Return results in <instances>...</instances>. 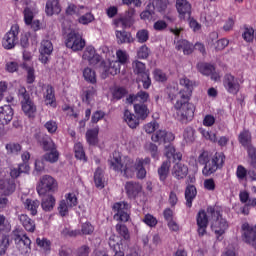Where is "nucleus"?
I'll return each instance as SVG.
<instances>
[{"label":"nucleus","instance_id":"f257e3e1","mask_svg":"<svg viewBox=\"0 0 256 256\" xmlns=\"http://www.w3.org/2000/svg\"><path fill=\"white\" fill-rule=\"evenodd\" d=\"M181 89L176 87H168L167 93L168 98L171 103H174V109L180 118L182 123H189V121H193L195 117V105L189 101H191V96L193 95V81L189 80V78L184 77L179 81Z\"/></svg>","mask_w":256,"mask_h":256},{"label":"nucleus","instance_id":"f03ea898","mask_svg":"<svg viewBox=\"0 0 256 256\" xmlns=\"http://www.w3.org/2000/svg\"><path fill=\"white\" fill-rule=\"evenodd\" d=\"M108 165L112 171L121 173L125 179H133L135 171L137 179L143 180L147 177V170L141 162L137 164L129 156L123 158L119 152H113L112 157L108 160Z\"/></svg>","mask_w":256,"mask_h":256},{"label":"nucleus","instance_id":"7ed1b4c3","mask_svg":"<svg viewBox=\"0 0 256 256\" xmlns=\"http://www.w3.org/2000/svg\"><path fill=\"white\" fill-rule=\"evenodd\" d=\"M198 163L199 165H204L202 175L204 177H211L219 169H223V165H225V154L223 152H216L211 157L209 151L204 150L198 156Z\"/></svg>","mask_w":256,"mask_h":256},{"label":"nucleus","instance_id":"20e7f679","mask_svg":"<svg viewBox=\"0 0 256 256\" xmlns=\"http://www.w3.org/2000/svg\"><path fill=\"white\" fill-rule=\"evenodd\" d=\"M206 211L210 219L211 229L215 235L218 238L225 235V231L229 228V223L223 218V208L217 205L208 206Z\"/></svg>","mask_w":256,"mask_h":256},{"label":"nucleus","instance_id":"39448f33","mask_svg":"<svg viewBox=\"0 0 256 256\" xmlns=\"http://www.w3.org/2000/svg\"><path fill=\"white\" fill-rule=\"evenodd\" d=\"M132 69L134 75H136V81L142 83L143 89H149L151 87V74L147 70V65L139 60H135L132 62Z\"/></svg>","mask_w":256,"mask_h":256},{"label":"nucleus","instance_id":"423d86ee","mask_svg":"<svg viewBox=\"0 0 256 256\" xmlns=\"http://www.w3.org/2000/svg\"><path fill=\"white\" fill-rule=\"evenodd\" d=\"M13 241L15 243L16 248L20 253L27 255V253H31V238L27 236L26 233H23L21 229L16 228L12 231Z\"/></svg>","mask_w":256,"mask_h":256},{"label":"nucleus","instance_id":"0eeeda50","mask_svg":"<svg viewBox=\"0 0 256 256\" xmlns=\"http://www.w3.org/2000/svg\"><path fill=\"white\" fill-rule=\"evenodd\" d=\"M86 42L83 39V34L79 33L77 30H71L65 39V46L67 49H72L73 51H83L85 49Z\"/></svg>","mask_w":256,"mask_h":256},{"label":"nucleus","instance_id":"6e6552de","mask_svg":"<svg viewBox=\"0 0 256 256\" xmlns=\"http://www.w3.org/2000/svg\"><path fill=\"white\" fill-rule=\"evenodd\" d=\"M38 195L45 196L47 193H55L57 191V180L51 175H44L36 187Z\"/></svg>","mask_w":256,"mask_h":256},{"label":"nucleus","instance_id":"1a4fd4ad","mask_svg":"<svg viewBox=\"0 0 256 256\" xmlns=\"http://www.w3.org/2000/svg\"><path fill=\"white\" fill-rule=\"evenodd\" d=\"M21 33V28L19 24H13L10 30L4 35L2 39V46L4 49L11 50L15 49V45L19 43V34Z\"/></svg>","mask_w":256,"mask_h":256},{"label":"nucleus","instance_id":"9d476101","mask_svg":"<svg viewBox=\"0 0 256 256\" xmlns=\"http://www.w3.org/2000/svg\"><path fill=\"white\" fill-rule=\"evenodd\" d=\"M124 191L130 201H139L143 196V185L138 181H127L124 185Z\"/></svg>","mask_w":256,"mask_h":256},{"label":"nucleus","instance_id":"9b49d317","mask_svg":"<svg viewBox=\"0 0 256 256\" xmlns=\"http://www.w3.org/2000/svg\"><path fill=\"white\" fill-rule=\"evenodd\" d=\"M223 87L226 89L227 93H230V95H237V93L241 91V83H239V78L235 77L231 73L224 75Z\"/></svg>","mask_w":256,"mask_h":256},{"label":"nucleus","instance_id":"f8f14e48","mask_svg":"<svg viewBox=\"0 0 256 256\" xmlns=\"http://www.w3.org/2000/svg\"><path fill=\"white\" fill-rule=\"evenodd\" d=\"M238 141L244 149H247L248 157L251 159L254 155H256V148L251 144V132L248 130H243L240 132L238 136Z\"/></svg>","mask_w":256,"mask_h":256},{"label":"nucleus","instance_id":"ddd939ff","mask_svg":"<svg viewBox=\"0 0 256 256\" xmlns=\"http://www.w3.org/2000/svg\"><path fill=\"white\" fill-rule=\"evenodd\" d=\"M151 139L154 143H159L160 145H167V143H173L175 141V134L167 130H157L152 136Z\"/></svg>","mask_w":256,"mask_h":256},{"label":"nucleus","instance_id":"4468645a","mask_svg":"<svg viewBox=\"0 0 256 256\" xmlns=\"http://www.w3.org/2000/svg\"><path fill=\"white\" fill-rule=\"evenodd\" d=\"M39 61L46 65L49 63V57L53 53V42L50 40H42L39 48Z\"/></svg>","mask_w":256,"mask_h":256},{"label":"nucleus","instance_id":"2eb2a0df","mask_svg":"<svg viewBox=\"0 0 256 256\" xmlns=\"http://www.w3.org/2000/svg\"><path fill=\"white\" fill-rule=\"evenodd\" d=\"M133 17H135V9L128 10L124 17L114 19V25L116 27L121 25L123 29H129L133 27V24L135 23V18Z\"/></svg>","mask_w":256,"mask_h":256},{"label":"nucleus","instance_id":"dca6fc26","mask_svg":"<svg viewBox=\"0 0 256 256\" xmlns=\"http://www.w3.org/2000/svg\"><path fill=\"white\" fill-rule=\"evenodd\" d=\"M197 69L202 75H206V77L211 76L212 81H219V79H221L219 73L215 71L213 64L201 62L197 64Z\"/></svg>","mask_w":256,"mask_h":256},{"label":"nucleus","instance_id":"f3484780","mask_svg":"<svg viewBox=\"0 0 256 256\" xmlns=\"http://www.w3.org/2000/svg\"><path fill=\"white\" fill-rule=\"evenodd\" d=\"M176 10L179 19H191L192 6L187 0H176Z\"/></svg>","mask_w":256,"mask_h":256},{"label":"nucleus","instance_id":"a211bd4d","mask_svg":"<svg viewBox=\"0 0 256 256\" xmlns=\"http://www.w3.org/2000/svg\"><path fill=\"white\" fill-rule=\"evenodd\" d=\"M101 67H103L101 77L102 79H107L109 75H117V73H120L121 71V65L119 62L112 61L109 63V65H105V61L101 62Z\"/></svg>","mask_w":256,"mask_h":256},{"label":"nucleus","instance_id":"6ab92c4d","mask_svg":"<svg viewBox=\"0 0 256 256\" xmlns=\"http://www.w3.org/2000/svg\"><path fill=\"white\" fill-rule=\"evenodd\" d=\"M197 226H198V235L203 237L207 233V226L209 225V216L205 210H200L197 214Z\"/></svg>","mask_w":256,"mask_h":256},{"label":"nucleus","instance_id":"aec40b11","mask_svg":"<svg viewBox=\"0 0 256 256\" xmlns=\"http://www.w3.org/2000/svg\"><path fill=\"white\" fill-rule=\"evenodd\" d=\"M9 231H11V228H9L8 231L0 228V255H5L7 253V249H9L13 243V239L11 238Z\"/></svg>","mask_w":256,"mask_h":256},{"label":"nucleus","instance_id":"412c9836","mask_svg":"<svg viewBox=\"0 0 256 256\" xmlns=\"http://www.w3.org/2000/svg\"><path fill=\"white\" fill-rule=\"evenodd\" d=\"M44 103L47 107H57V98L55 97V88L48 84L45 86V92L43 94Z\"/></svg>","mask_w":256,"mask_h":256},{"label":"nucleus","instance_id":"4be33fe9","mask_svg":"<svg viewBox=\"0 0 256 256\" xmlns=\"http://www.w3.org/2000/svg\"><path fill=\"white\" fill-rule=\"evenodd\" d=\"M13 107L11 105L0 106V125H9L13 121Z\"/></svg>","mask_w":256,"mask_h":256},{"label":"nucleus","instance_id":"5701e85b","mask_svg":"<svg viewBox=\"0 0 256 256\" xmlns=\"http://www.w3.org/2000/svg\"><path fill=\"white\" fill-rule=\"evenodd\" d=\"M172 175L173 177H175V179H177L178 181H181V179H185V177L189 175V167H187V165L181 162L176 163L173 166Z\"/></svg>","mask_w":256,"mask_h":256},{"label":"nucleus","instance_id":"b1692460","mask_svg":"<svg viewBox=\"0 0 256 256\" xmlns=\"http://www.w3.org/2000/svg\"><path fill=\"white\" fill-rule=\"evenodd\" d=\"M21 107L24 115L28 117V119H35V115H37V105H35L33 100L21 102Z\"/></svg>","mask_w":256,"mask_h":256},{"label":"nucleus","instance_id":"393cba45","mask_svg":"<svg viewBox=\"0 0 256 256\" xmlns=\"http://www.w3.org/2000/svg\"><path fill=\"white\" fill-rule=\"evenodd\" d=\"M45 13L48 17L59 15V13H61V4H59V0H47Z\"/></svg>","mask_w":256,"mask_h":256},{"label":"nucleus","instance_id":"a878e982","mask_svg":"<svg viewBox=\"0 0 256 256\" xmlns=\"http://www.w3.org/2000/svg\"><path fill=\"white\" fill-rule=\"evenodd\" d=\"M170 171H171V160H166L162 162V164L160 165V167H158V170H157L160 183H165L167 181V177H169Z\"/></svg>","mask_w":256,"mask_h":256},{"label":"nucleus","instance_id":"bb28decb","mask_svg":"<svg viewBox=\"0 0 256 256\" xmlns=\"http://www.w3.org/2000/svg\"><path fill=\"white\" fill-rule=\"evenodd\" d=\"M18 220L24 227L25 231H28V233H35L36 224L35 220L31 219L29 215L27 214H20L18 216Z\"/></svg>","mask_w":256,"mask_h":256},{"label":"nucleus","instance_id":"cd10ccee","mask_svg":"<svg viewBox=\"0 0 256 256\" xmlns=\"http://www.w3.org/2000/svg\"><path fill=\"white\" fill-rule=\"evenodd\" d=\"M184 195L186 199V207L191 209L193 207V201H195V197H197V187L193 184L187 185Z\"/></svg>","mask_w":256,"mask_h":256},{"label":"nucleus","instance_id":"c85d7f7f","mask_svg":"<svg viewBox=\"0 0 256 256\" xmlns=\"http://www.w3.org/2000/svg\"><path fill=\"white\" fill-rule=\"evenodd\" d=\"M15 188H16L15 181L11 179L0 180V191H2L5 197H9V195H13V193H15Z\"/></svg>","mask_w":256,"mask_h":256},{"label":"nucleus","instance_id":"c756f323","mask_svg":"<svg viewBox=\"0 0 256 256\" xmlns=\"http://www.w3.org/2000/svg\"><path fill=\"white\" fill-rule=\"evenodd\" d=\"M115 34L118 45H125L126 43L130 44L135 41V38H133L131 32L125 30H116Z\"/></svg>","mask_w":256,"mask_h":256},{"label":"nucleus","instance_id":"7c9ffc66","mask_svg":"<svg viewBox=\"0 0 256 256\" xmlns=\"http://www.w3.org/2000/svg\"><path fill=\"white\" fill-rule=\"evenodd\" d=\"M41 206V202L39 200H33L31 198H27L24 202V207L30 212L32 217H35L38 213V209Z\"/></svg>","mask_w":256,"mask_h":256},{"label":"nucleus","instance_id":"2f4dec72","mask_svg":"<svg viewBox=\"0 0 256 256\" xmlns=\"http://www.w3.org/2000/svg\"><path fill=\"white\" fill-rule=\"evenodd\" d=\"M56 199L53 195L44 196L41 200V207L43 211L49 213L55 209Z\"/></svg>","mask_w":256,"mask_h":256},{"label":"nucleus","instance_id":"473e14b6","mask_svg":"<svg viewBox=\"0 0 256 256\" xmlns=\"http://www.w3.org/2000/svg\"><path fill=\"white\" fill-rule=\"evenodd\" d=\"M97 90L93 86H88L83 89L81 94V99L83 103L86 105H91V101H93V97H95Z\"/></svg>","mask_w":256,"mask_h":256},{"label":"nucleus","instance_id":"72a5a7b5","mask_svg":"<svg viewBox=\"0 0 256 256\" xmlns=\"http://www.w3.org/2000/svg\"><path fill=\"white\" fill-rule=\"evenodd\" d=\"M139 117L131 113L129 110L124 111V121L127 123L130 129H137L139 127Z\"/></svg>","mask_w":256,"mask_h":256},{"label":"nucleus","instance_id":"f704fd0d","mask_svg":"<svg viewBox=\"0 0 256 256\" xmlns=\"http://www.w3.org/2000/svg\"><path fill=\"white\" fill-rule=\"evenodd\" d=\"M94 183L97 189H105V172L101 167L94 172Z\"/></svg>","mask_w":256,"mask_h":256},{"label":"nucleus","instance_id":"c9c22d12","mask_svg":"<svg viewBox=\"0 0 256 256\" xmlns=\"http://www.w3.org/2000/svg\"><path fill=\"white\" fill-rule=\"evenodd\" d=\"M193 48V44L185 39L178 40L176 43L177 51H183L184 55H191Z\"/></svg>","mask_w":256,"mask_h":256},{"label":"nucleus","instance_id":"e433bc0d","mask_svg":"<svg viewBox=\"0 0 256 256\" xmlns=\"http://www.w3.org/2000/svg\"><path fill=\"white\" fill-rule=\"evenodd\" d=\"M86 141L89 145H97L99 143V127L87 130Z\"/></svg>","mask_w":256,"mask_h":256},{"label":"nucleus","instance_id":"4c0bfd02","mask_svg":"<svg viewBox=\"0 0 256 256\" xmlns=\"http://www.w3.org/2000/svg\"><path fill=\"white\" fill-rule=\"evenodd\" d=\"M22 69H24V71H26V83L27 85H33V83H35V68L33 66H29V64H27V62H24L22 64Z\"/></svg>","mask_w":256,"mask_h":256},{"label":"nucleus","instance_id":"58836bf2","mask_svg":"<svg viewBox=\"0 0 256 256\" xmlns=\"http://www.w3.org/2000/svg\"><path fill=\"white\" fill-rule=\"evenodd\" d=\"M134 111L138 118L145 121L147 117H149V108L146 104H134Z\"/></svg>","mask_w":256,"mask_h":256},{"label":"nucleus","instance_id":"ea45409f","mask_svg":"<svg viewBox=\"0 0 256 256\" xmlns=\"http://www.w3.org/2000/svg\"><path fill=\"white\" fill-rule=\"evenodd\" d=\"M242 39L246 43H253V41L255 39V29H253V27H251V26L244 25V31L242 33Z\"/></svg>","mask_w":256,"mask_h":256},{"label":"nucleus","instance_id":"a19ab883","mask_svg":"<svg viewBox=\"0 0 256 256\" xmlns=\"http://www.w3.org/2000/svg\"><path fill=\"white\" fill-rule=\"evenodd\" d=\"M77 21L80 25H89L95 21V15H93L91 12L82 11V14L78 15Z\"/></svg>","mask_w":256,"mask_h":256},{"label":"nucleus","instance_id":"79ce46f5","mask_svg":"<svg viewBox=\"0 0 256 256\" xmlns=\"http://www.w3.org/2000/svg\"><path fill=\"white\" fill-rule=\"evenodd\" d=\"M83 77L85 81L91 83L92 85H95V83H97V74L95 73V70L89 67L83 70Z\"/></svg>","mask_w":256,"mask_h":256},{"label":"nucleus","instance_id":"37998d69","mask_svg":"<svg viewBox=\"0 0 256 256\" xmlns=\"http://www.w3.org/2000/svg\"><path fill=\"white\" fill-rule=\"evenodd\" d=\"M74 153L76 159L87 163V155H85V149L83 148V144H81V142H78L74 145Z\"/></svg>","mask_w":256,"mask_h":256},{"label":"nucleus","instance_id":"c03bdc74","mask_svg":"<svg viewBox=\"0 0 256 256\" xmlns=\"http://www.w3.org/2000/svg\"><path fill=\"white\" fill-rule=\"evenodd\" d=\"M36 245L44 251V253H51V240L46 237L36 238Z\"/></svg>","mask_w":256,"mask_h":256},{"label":"nucleus","instance_id":"a18cd8bd","mask_svg":"<svg viewBox=\"0 0 256 256\" xmlns=\"http://www.w3.org/2000/svg\"><path fill=\"white\" fill-rule=\"evenodd\" d=\"M5 149H6L8 155H19V153H21V149H23V147L19 143L10 142L5 145Z\"/></svg>","mask_w":256,"mask_h":256},{"label":"nucleus","instance_id":"49530a36","mask_svg":"<svg viewBox=\"0 0 256 256\" xmlns=\"http://www.w3.org/2000/svg\"><path fill=\"white\" fill-rule=\"evenodd\" d=\"M112 99L115 101H121L125 95H127V89L124 87H114L111 89Z\"/></svg>","mask_w":256,"mask_h":256},{"label":"nucleus","instance_id":"de8ad7c7","mask_svg":"<svg viewBox=\"0 0 256 256\" xmlns=\"http://www.w3.org/2000/svg\"><path fill=\"white\" fill-rule=\"evenodd\" d=\"M42 159L47 163H57L59 161V151L57 149L50 150L42 156Z\"/></svg>","mask_w":256,"mask_h":256},{"label":"nucleus","instance_id":"09e8293b","mask_svg":"<svg viewBox=\"0 0 256 256\" xmlns=\"http://www.w3.org/2000/svg\"><path fill=\"white\" fill-rule=\"evenodd\" d=\"M131 209V205L127 201L116 202L112 206L114 213H123Z\"/></svg>","mask_w":256,"mask_h":256},{"label":"nucleus","instance_id":"8fccbe9b","mask_svg":"<svg viewBox=\"0 0 256 256\" xmlns=\"http://www.w3.org/2000/svg\"><path fill=\"white\" fill-rule=\"evenodd\" d=\"M64 201H66L70 209L79 205V199L77 198V194H75L74 192H69L65 194Z\"/></svg>","mask_w":256,"mask_h":256},{"label":"nucleus","instance_id":"3c124183","mask_svg":"<svg viewBox=\"0 0 256 256\" xmlns=\"http://www.w3.org/2000/svg\"><path fill=\"white\" fill-rule=\"evenodd\" d=\"M153 7L158 13H165L169 7V0H154Z\"/></svg>","mask_w":256,"mask_h":256},{"label":"nucleus","instance_id":"603ef678","mask_svg":"<svg viewBox=\"0 0 256 256\" xmlns=\"http://www.w3.org/2000/svg\"><path fill=\"white\" fill-rule=\"evenodd\" d=\"M83 9H85V6H79L77 8V5L69 4L66 8V15H76L78 17L79 15H83Z\"/></svg>","mask_w":256,"mask_h":256},{"label":"nucleus","instance_id":"864d4df0","mask_svg":"<svg viewBox=\"0 0 256 256\" xmlns=\"http://www.w3.org/2000/svg\"><path fill=\"white\" fill-rule=\"evenodd\" d=\"M116 231L120 235V237L124 238L125 241H129V239H131V235L129 234V228H127L125 224H117Z\"/></svg>","mask_w":256,"mask_h":256},{"label":"nucleus","instance_id":"5fc2aeb1","mask_svg":"<svg viewBox=\"0 0 256 256\" xmlns=\"http://www.w3.org/2000/svg\"><path fill=\"white\" fill-rule=\"evenodd\" d=\"M24 15V23L25 25L29 26L33 23V19H35V13L33 12V8L26 7L23 10Z\"/></svg>","mask_w":256,"mask_h":256},{"label":"nucleus","instance_id":"6e6d98bb","mask_svg":"<svg viewBox=\"0 0 256 256\" xmlns=\"http://www.w3.org/2000/svg\"><path fill=\"white\" fill-rule=\"evenodd\" d=\"M116 59H117V63L119 65H127L128 61H129V54H127V51L125 50H117L116 51Z\"/></svg>","mask_w":256,"mask_h":256},{"label":"nucleus","instance_id":"4d7b16f0","mask_svg":"<svg viewBox=\"0 0 256 256\" xmlns=\"http://www.w3.org/2000/svg\"><path fill=\"white\" fill-rule=\"evenodd\" d=\"M249 170L243 165H238L236 168V177L239 181H247Z\"/></svg>","mask_w":256,"mask_h":256},{"label":"nucleus","instance_id":"13d9d810","mask_svg":"<svg viewBox=\"0 0 256 256\" xmlns=\"http://www.w3.org/2000/svg\"><path fill=\"white\" fill-rule=\"evenodd\" d=\"M44 128L48 131L49 135H55V133H57V129H59V125L55 120H48L44 124Z\"/></svg>","mask_w":256,"mask_h":256},{"label":"nucleus","instance_id":"bf43d9fd","mask_svg":"<svg viewBox=\"0 0 256 256\" xmlns=\"http://www.w3.org/2000/svg\"><path fill=\"white\" fill-rule=\"evenodd\" d=\"M41 145L44 151H54L57 149V145H55V142L51 138H44Z\"/></svg>","mask_w":256,"mask_h":256},{"label":"nucleus","instance_id":"052dcab7","mask_svg":"<svg viewBox=\"0 0 256 256\" xmlns=\"http://www.w3.org/2000/svg\"><path fill=\"white\" fill-rule=\"evenodd\" d=\"M69 208L71 207L69 206L67 201H65V199L61 200L58 206V212L60 217H67V215H69Z\"/></svg>","mask_w":256,"mask_h":256},{"label":"nucleus","instance_id":"680f3d73","mask_svg":"<svg viewBox=\"0 0 256 256\" xmlns=\"http://www.w3.org/2000/svg\"><path fill=\"white\" fill-rule=\"evenodd\" d=\"M17 95L19 99H22L21 103H26L27 101H31V95H29V92H27V88H25V86H20L18 88Z\"/></svg>","mask_w":256,"mask_h":256},{"label":"nucleus","instance_id":"e2e57ef3","mask_svg":"<svg viewBox=\"0 0 256 256\" xmlns=\"http://www.w3.org/2000/svg\"><path fill=\"white\" fill-rule=\"evenodd\" d=\"M17 95L19 99H22L21 103H26L27 101H31V95H29V92H27V88H25V86H20L18 88Z\"/></svg>","mask_w":256,"mask_h":256},{"label":"nucleus","instance_id":"0e129e2a","mask_svg":"<svg viewBox=\"0 0 256 256\" xmlns=\"http://www.w3.org/2000/svg\"><path fill=\"white\" fill-rule=\"evenodd\" d=\"M138 43H147L149 41V30L141 29L136 33Z\"/></svg>","mask_w":256,"mask_h":256},{"label":"nucleus","instance_id":"69168bd1","mask_svg":"<svg viewBox=\"0 0 256 256\" xmlns=\"http://www.w3.org/2000/svg\"><path fill=\"white\" fill-rule=\"evenodd\" d=\"M143 223H145V225H147L148 227H157V224L159 223V221L157 220V218L151 214H146L143 218Z\"/></svg>","mask_w":256,"mask_h":256},{"label":"nucleus","instance_id":"338daca9","mask_svg":"<svg viewBox=\"0 0 256 256\" xmlns=\"http://www.w3.org/2000/svg\"><path fill=\"white\" fill-rule=\"evenodd\" d=\"M153 77L158 83H165L167 81V74L161 69H155L153 71Z\"/></svg>","mask_w":256,"mask_h":256},{"label":"nucleus","instance_id":"774afa93","mask_svg":"<svg viewBox=\"0 0 256 256\" xmlns=\"http://www.w3.org/2000/svg\"><path fill=\"white\" fill-rule=\"evenodd\" d=\"M59 256H73V249L68 245H62L58 250Z\"/></svg>","mask_w":256,"mask_h":256}]
</instances>
